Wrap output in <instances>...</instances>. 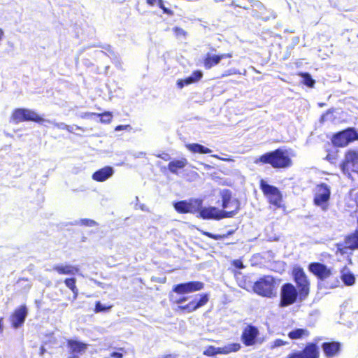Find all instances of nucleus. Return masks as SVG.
Instances as JSON below:
<instances>
[{
  "instance_id": "1",
  "label": "nucleus",
  "mask_w": 358,
  "mask_h": 358,
  "mask_svg": "<svg viewBox=\"0 0 358 358\" xmlns=\"http://www.w3.org/2000/svg\"><path fill=\"white\" fill-rule=\"evenodd\" d=\"M255 164H269L273 169H287L292 166V160L287 151L281 148L266 152L254 161Z\"/></svg>"
},
{
  "instance_id": "2",
  "label": "nucleus",
  "mask_w": 358,
  "mask_h": 358,
  "mask_svg": "<svg viewBox=\"0 0 358 358\" xmlns=\"http://www.w3.org/2000/svg\"><path fill=\"white\" fill-rule=\"evenodd\" d=\"M342 173L348 179L353 180V173L358 174V150L348 149L344 152L343 160L339 164Z\"/></svg>"
},
{
  "instance_id": "3",
  "label": "nucleus",
  "mask_w": 358,
  "mask_h": 358,
  "mask_svg": "<svg viewBox=\"0 0 358 358\" xmlns=\"http://www.w3.org/2000/svg\"><path fill=\"white\" fill-rule=\"evenodd\" d=\"M253 291L258 295L272 298L276 292V280L272 275H266L259 278L252 286Z\"/></svg>"
},
{
  "instance_id": "4",
  "label": "nucleus",
  "mask_w": 358,
  "mask_h": 358,
  "mask_svg": "<svg viewBox=\"0 0 358 358\" xmlns=\"http://www.w3.org/2000/svg\"><path fill=\"white\" fill-rule=\"evenodd\" d=\"M292 276L299 292L300 299H306L310 291V282L303 268L294 266L292 270Z\"/></svg>"
},
{
  "instance_id": "5",
  "label": "nucleus",
  "mask_w": 358,
  "mask_h": 358,
  "mask_svg": "<svg viewBox=\"0 0 358 358\" xmlns=\"http://www.w3.org/2000/svg\"><path fill=\"white\" fill-rule=\"evenodd\" d=\"M222 199V213L227 215L224 218H231L235 216L241 209V202L237 198L232 196V192L228 189L220 192Z\"/></svg>"
},
{
  "instance_id": "6",
  "label": "nucleus",
  "mask_w": 358,
  "mask_h": 358,
  "mask_svg": "<svg viewBox=\"0 0 358 358\" xmlns=\"http://www.w3.org/2000/svg\"><path fill=\"white\" fill-rule=\"evenodd\" d=\"M259 188L269 204L276 208L284 207L283 196L280 189L273 185L268 184L263 179L259 181Z\"/></svg>"
},
{
  "instance_id": "7",
  "label": "nucleus",
  "mask_w": 358,
  "mask_h": 358,
  "mask_svg": "<svg viewBox=\"0 0 358 358\" xmlns=\"http://www.w3.org/2000/svg\"><path fill=\"white\" fill-rule=\"evenodd\" d=\"M10 121L15 124L22 122L29 121L43 124L45 120L34 110L18 108L13 110L10 117Z\"/></svg>"
},
{
  "instance_id": "8",
  "label": "nucleus",
  "mask_w": 358,
  "mask_h": 358,
  "mask_svg": "<svg viewBox=\"0 0 358 358\" xmlns=\"http://www.w3.org/2000/svg\"><path fill=\"white\" fill-rule=\"evenodd\" d=\"M331 141L334 147L345 148L358 141V132L355 127H348L333 134Z\"/></svg>"
},
{
  "instance_id": "9",
  "label": "nucleus",
  "mask_w": 358,
  "mask_h": 358,
  "mask_svg": "<svg viewBox=\"0 0 358 358\" xmlns=\"http://www.w3.org/2000/svg\"><path fill=\"white\" fill-rule=\"evenodd\" d=\"M303 301L300 299L299 292L293 284L286 282L282 285L279 303L280 307H287L297 301Z\"/></svg>"
},
{
  "instance_id": "10",
  "label": "nucleus",
  "mask_w": 358,
  "mask_h": 358,
  "mask_svg": "<svg viewBox=\"0 0 358 358\" xmlns=\"http://www.w3.org/2000/svg\"><path fill=\"white\" fill-rule=\"evenodd\" d=\"M336 254L345 255L348 250H358V228L344 236L343 242L336 243Z\"/></svg>"
},
{
  "instance_id": "11",
  "label": "nucleus",
  "mask_w": 358,
  "mask_h": 358,
  "mask_svg": "<svg viewBox=\"0 0 358 358\" xmlns=\"http://www.w3.org/2000/svg\"><path fill=\"white\" fill-rule=\"evenodd\" d=\"M330 197L331 189L327 184L322 182L316 185L313 197L315 206L320 207L323 210H327Z\"/></svg>"
},
{
  "instance_id": "12",
  "label": "nucleus",
  "mask_w": 358,
  "mask_h": 358,
  "mask_svg": "<svg viewBox=\"0 0 358 358\" xmlns=\"http://www.w3.org/2000/svg\"><path fill=\"white\" fill-rule=\"evenodd\" d=\"M202 205V200L200 199H190L182 200L173 203L175 210L179 214H195L198 213Z\"/></svg>"
},
{
  "instance_id": "13",
  "label": "nucleus",
  "mask_w": 358,
  "mask_h": 358,
  "mask_svg": "<svg viewBox=\"0 0 358 358\" xmlns=\"http://www.w3.org/2000/svg\"><path fill=\"white\" fill-rule=\"evenodd\" d=\"M308 271L318 280L325 281L331 278L335 273L332 267L321 262H311L308 266Z\"/></svg>"
},
{
  "instance_id": "14",
  "label": "nucleus",
  "mask_w": 358,
  "mask_h": 358,
  "mask_svg": "<svg viewBox=\"0 0 358 358\" xmlns=\"http://www.w3.org/2000/svg\"><path fill=\"white\" fill-rule=\"evenodd\" d=\"M199 299L195 298L185 305L179 306L178 309L183 313H189L196 310L201 307H203L208 302L209 296L208 294L202 293L199 294Z\"/></svg>"
},
{
  "instance_id": "15",
  "label": "nucleus",
  "mask_w": 358,
  "mask_h": 358,
  "mask_svg": "<svg viewBox=\"0 0 358 358\" xmlns=\"http://www.w3.org/2000/svg\"><path fill=\"white\" fill-rule=\"evenodd\" d=\"M203 288V283L199 281H189L176 285L172 292L178 294H185L199 291Z\"/></svg>"
},
{
  "instance_id": "16",
  "label": "nucleus",
  "mask_w": 358,
  "mask_h": 358,
  "mask_svg": "<svg viewBox=\"0 0 358 358\" xmlns=\"http://www.w3.org/2000/svg\"><path fill=\"white\" fill-rule=\"evenodd\" d=\"M27 315L25 305H22L14 310L10 316L11 327L14 329L20 327L24 322Z\"/></svg>"
},
{
  "instance_id": "17",
  "label": "nucleus",
  "mask_w": 358,
  "mask_h": 358,
  "mask_svg": "<svg viewBox=\"0 0 358 358\" xmlns=\"http://www.w3.org/2000/svg\"><path fill=\"white\" fill-rule=\"evenodd\" d=\"M198 213H199V217L203 220H220L224 219L226 215L222 213L221 210L214 206L204 208L201 206Z\"/></svg>"
},
{
  "instance_id": "18",
  "label": "nucleus",
  "mask_w": 358,
  "mask_h": 358,
  "mask_svg": "<svg viewBox=\"0 0 358 358\" xmlns=\"http://www.w3.org/2000/svg\"><path fill=\"white\" fill-rule=\"evenodd\" d=\"M231 52L220 55H210L207 53L203 59V64L206 69H210L217 65L222 59L231 58Z\"/></svg>"
},
{
  "instance_id": "19",
  "label": "nucleus",
  "mask_w": 358,
  "mask_h": 358,
  "mask_svg": "<svg viewBox=\"0 0 358 358\" xmlns=\"http://www.w3.org/2000/svg\"><path fill=\"white\" fill-rule=\"evenodd\" d=\"M321 346L325 357L333 358L340 354L342 345L338 341H331L324 342Z\"/></svg>"
},
{
  "instance_id": "20",
  "label": "nucleus",
  "mask_w": 358,
  "mask_h": 358,
  "mask_svg": "<svg viewBox=\"0 0 358 358\" xmlns=\"http://www.w3.org/2000/svg\"><path fill=\"white\" fill-rule=\"evenodd\" d=\"M259 334L257 327L252 325H248L243 331L241 339L245 346H251L255 343L256 338Z\"/></svg>"
},
{
  "instance_id": "21",
  "label": "nucleus",
  "mask_w": 358,
  "mask_h": 358,
  "mask_svg": "<svg viewBox=\"0 0 358 358\" xmlns=\"http://www.w3.org/2000/svg\"><path fill=\"white\" fill-rule=\"evenodd\" d=\"M251 12L253 17L266 21L270 18L268 9L261 2H256L252 5Z\"/></svg>"
},
{
  "instance_id": "22",
  "label": "nucleus",
  "mask_w": 358,
  "mask_h": 358,
  "mask_svg": "<svg viewBox=\"0 0 358 358\" xmlns=\"http://www.w3.org/2000/svg\"><path fill=\"white\" fill-rule=\"evenodd\" d=\"M66 345L71 355H81L88 349V344L74 339H68Z\"/></svg>"
},
{
  "instance_id": "23",
  "label": "nucleus",
  "mask_w": 358,
  "mask_h": 358,
  "mask_svg": "<svg viewBox=\"0 0 358 358\" xmlns=\"http://www.w3.org/2000/svg\"><path fill=\"white\" fill-rule=\"evenodd\" d=\"M52 270L59 275H75L80 272L78 266L71 264H56L53 266Z\"/></svg>"
},
{
  "instance_id": "24",
  "label": "nucleus",
  "mask_w": 358,
  "mask_h": 358,
  "mask_svg": "<svg viewBox=\"0 0 358 358\" xmlns=\"http://www.w3.org/2000/svg\"><path fill=\"white\" fill-rule=\"evenodd\" d=\"M114 173L113 169L111 166H104L96 171L92 176L94 180L97 182H103L110 178Z\"/></svg>"
},
{
  "instance_id": "25",
  "label": "nucleus",
  "mask_w": 358,
  "mask_h": 358,
  "mask_svg": "<svg viewBox=\"0 0 358 358\" xmlns=\"http://www.w3.org/2000/svg\"><path fill=\"white\" fill-rule=\"evenodd\" d=\"M187 164V159L185 157H182L178 159H173L168 164L167 169L171 173L178 175L179 171L183 170Z\"/></svg>"
},
{
  "instance_id": "26",
  "label": "nucleus",
  "mask_w": 358,
  "mask_h": 358,
  "mask_svg": "<svg viewBox=\"0 0 358 358\" xmlns=\"http://www.w3.org/2000/svg\"><path fill=\"white\" fill-rule=\"evenodd\" d=\"M341 278L343 282L347 286H352L355 283V277L348 268L345 266L341 271Z\"/></svg>"
},
{
  "instance_id": "27",
  "label": "nucleus",
  "mask_w": 358,
  "mask_h": 358,
  "mask_svg": "<svg viewBox=\"0 0 358 358\" xmlns=\"http://www.w3.org/2000/svg\"><path fill=\"white\" fill-rule=\"evenodd\" d=\"M186 148L192 153L209 154L212 150L199 143L187 144Z\"/></svg>"
},
{
  "instance_id": "28",
  "label": "nucleus",
  "mask_w": 358,
  "mask_h": 358,
  "mask_svg": "<svg viewBox=\"0 0 358 358\" xmlns=\"http://www.w3.org/2000/svg\"><path fill=\"white\" fill-rule=\"evenodd\" d=\"M309 336L310 331L306 329H294L288 333V337L291 340L301 339Z\"/></svg>"
},
{
  "instance_id": "29",
  "label": "nucleus",
  "mask_w": 358,
  "mask_h": 358,
  "mask_svg": "<svg viewBox=\"0 0 358 358\" xmlns=\"http://www.w3.org/2000/svg\"><path fill=\"white\" fill-rule=\"evenodd\" d=\"M65 285L73 292V299H76L78 295V289L76 286V279L75 278H68L64 279Z\"/></svg>"
},
{
  "instance_id": "30",
  "label": "nucleus",
  "mask_w": 358,
  "mask_h": 358,
  "mask_svg": "<svg viewBox=\"0 0 358 358\" xmlns=\"http://www.w3.org/2000/svg\"><path fill=\"white\" fill-rule=\"evenodd\" d=\"M146 3L148 5L150 6H153L155 3H157L159 8H160L164 13H166L169 15H173V11L167 8L164 6L163 0H146Z\"/></svg>"
},
{
  "instance_id": "31",
  "label": "nucleus",
  "mask_w": 358,
  "mask_h": 358,
  "mask_svg": "<svg viewBox=\"0 0 358 358\" xmlns=\"http://www.w3.org/2000/svg\"><path fill=\"white\" fill-rule=\"evenodd\" d=\"M202 77L203 73L201 71H194L190 76L185 78V83H186V85H190L192 83L198 82L201 79Z\"/></svg>"
},
{
  "instance_id": "32",
  "label": "nucleus",
  "mask_w": 358,
  "mask_h": 358,
  "mask_svg": "<svg viewBox=\"0 0 358 358\" xmlns=\"http://www.w3.org/2000/svg\"><path fill=\"white\" fill-rule=\"evenodd\" d=\"M92 115H96L100 117V122L103 124H110L113 120V114L111 112L105 111L103 113H92L90 114Z\"/></svg>"
},
{
  "instance_id": "33",
  "label": "nucleus",
  "mask_w": 358,
  "mask_h": 358,
  "mask_svg": "<svg viewBox=\"0 0 358 358\" xmlns=\"http://www.w3.org/2000/svg\"><path fill=\"white\" fill-rule=\"evenodd\" d=\"M112 304L105 305L102 304L99 301L95 302L94 312L95 313H105L109 311L113 308Z\"/></svg>"
},
{
  "instance_id": "34",
  "label": "nucleus",
  "mask_w": 358,
  "mask_h": 358,
  "mask_svg": "<svg viewBox=\"0 0 358 358\" xmlns=\"http://www.w3.org/2000/svg\"><path fill=\"white\" fill-rule=\"evenodd\" d=\"M325 159L331 164H336L338 159V150H329Z\"/></svg>"
},
{
  "instance_id": "35",
  "label": "nucleus",
  "mask_w": 358,
  "mask_h": 358,
  "mask_svg": "<svg viewBox=\"0 0 358 358\" xmlns=\"http://www.w3.org/2000/svg\"><path fill=\"white\" fill-rule=\"evenodd\" d=\"M301 76L303 78V83L309 87H313L315 81L313 79L310 74L308 73H303L301 74Z\"/></svg>"
},
{
  "instance_id": "36",
  "label": "nucleus",
  "mask_w": 358,
  "mask_h": 358,
  "mask_svg": "<svg viewBox=\"0 0 358 358\" xmlns=\"http://www.w3.org/2000/svg\"><path fill=\"white\" fill-rule=\"evenodd\" d=\"M173 32L177 38H185L187 36V32L180 27H174L173 28Z\"/></svg>"
},
{
  "instance_id": "37",
  "label": "nucleus",
  "mask_w": 358,
  "mask_h": 358,
  "mask_svg": "<svg viewBox=\"0 0 358 358\" xmlns=\"http://www.w3.org/2000/svg\"><path fill=\"white\" fill-rule=\"evenodd\" d=\"M203 234L215 241H219L227 238V234H216L208 231L203 232Z\"/></svg>"
},
{
  "instance_id": "38",
  "label": "nucleus",
  "mask_w": 358,
  "mask_h": 358,
  "mask_svg": "<svg viewBox=\"0 0 358 358\" xmlns=\"http://www.w3.org/2000/svg\"><path fill=\"white\" fill-rule=\"evenodd\" d=\"M220 352H221L220 350H218L216 348H215L213 345H210L203 351V354L206 356L211 357V356L216 355L217 354H218Z\"/></svg>"
},
{
  "instance_id": "39",
  "label": "nucleus",
  "mask_w": 358,
  "mask_h": 358,
  "mask_svg": "<svg viewBox=\"0 0 358 358\" xmlns=\"http://www.w3.org/2000/svg\"><path fill=\"white\" fill-rule=\"evenodd\" d=\"M287 344H288V343L287 341H283L282 339H275L272 343L271 348H278V347H280V346L285 345Z\"/></svg>"
},
{
  "instance_id": "40",
  "label": "nucleus",
  "mask_w": 358,
  "mask_h": 358,
  "mask_svg": "<svg viewBox=\"0 0 358 358\" xmlns=\"http://www.w3.org/2000/svg\"><path fill=\"white\" fill-rule=\"evenodd\" d=\"M114 130L115 131H121V130H127V131H131L132 130V127L130 124H120V125H117L115 127Z\"/></svg>"
},
{
  "instance_id": "41",
  "label": "nucleus",
  "mask_w": 358,
  "mask_h": 358,
  "mask_svg": "<svg viewBox=\"0 0 358 358\" xmlns=\"http://www.w3.org/2000/svg\"><path fill=\"white\" fill-rule=\"evenodd\" d=\"M80 222L82 224L88 227H93L96 224V222L94 220L90 219H83L80 220Z\"/></svg>"
},
{
  "instance_id": "42",
  "label": "nucleus",
  "mask_w": 358,
  "mask_h": 358,
  "mask_svg": "<svg viewBox=\"0 0 358 358\" xmlns=\"http://www.w3.org/2000/svg\"><path fill=\"white\" fill-rule=\"evenodd\" d=\"M240 348H241V345L239 343H232V344L229 345V346L228 347V350L227 351V352H236V351L239 350Z\"/></svg>"
},
{
  "instance_id": "43",
  "label": "nucleus",
  "mask_w": 358,
  "mask_h": 358,
  "mask_svg": "<svg viewBox=\"0 0 358 358\" xmlns=\"http://www.w3.org/2000/svg\"><path fill=\"white\" fill-rule=\"evenodd\" d=\"M232 265L236 268H243L245 266L243 265V263L240 259H235L232 262Z\"/></svg>"
},
{
  "instance_id": "44",
  "label": "nucleus",
  "mask_w": 358,
  "mask_h": 358,
  "mask_svg": "<svg viewBox=\"0 0 358 358\" xmlns=\"http://www.w3.org/2000/svg\"><path fill=\"white\" fill-rule=\"evenodd\" d=\"M157 157L162 159L164 161H168L171 159L170 155L168 153L165 152L157 155Z\"/></svg>"
},
{
  "instance_id": "45",
  "label": "nucleus",
  "mask_w": 358,
  "mask_h": 358,
  "mask_svg": "<svg viewBox=\"0 0 358 358\" xmlns=\"http://www.w3.org/2000/svg\"><path fill=\"white\" fill-rule=\"evenodd\" d=\"M110 357H111V358H122L123 354L122 352H113L110 354Z\"/></svg>"
},
{
  "instance_id": "46",
  "label": "nucleus",
  "mask_w": 358,
  "mask_h": 358,
  "mask_svg": "<svg viewBox=\"0 0 358 358\" xmlns=\"http://www.w3.org/2000/svg\"><path fill=\"white\" fill-rule=\"evenodd\" d=\"M185 85H187L186 83H185V79H180L177 81L178 88L182 89Z\"/></svg>"
},
{
  "instance_id": "47",
  "label": "nucleus",
  "mask_w": 358,
  "mask_h": 358,
  "mask_svg": "<svg viewBox=\"0 0 358 358\" xmlns=\"http://www.w3.org/2000/svg\"><path fill=\"white\" fill-rule=\"evenodd\" d=\"M187 299V296L180 297L178 299H176L174 303L176 304H180V303L184 302L185 301H186Z\"/></svg>"
},
{
  "instance_id": "48",
  "label": "nucleus",
  "mask_w": 358,
  "mask_h": 358,
  "mask_svg": "<svg viewBox=\"0 0 358 358\" xmlns=\"http://www.w3.org/2000/svg\"><path fill=\"white\" fill-rule=\"evenodd\" d=\"M3 327H4V325H3V317H0V334H1L3 333Z\"/></svg>"
},
{
  "instance_id": "49",
  "label": "nucleus",
  "mask_w": 358,
  "mask_h": 358,
  "mask_svg": "<svg viewBox=\"0 0 358 358\" xmlns=\"http://www.w3.org/2000/svg\"><path fill=\"white\" fill-rule=\"evenodd\" d=\"M162 358H176V355L172 353H169L163 355Z\"/></svg>"
},
{
  "instance_id": "50",
  "label": "nucleus",
  "mask_w": 358,
  "mask_h": 358,
  "mask_svg": "<svg viewBox=\"0 0 358 358\" xmlns=\"http://www.w3.org/2000/svg\"><path fill=\"white\" fill-rule=\"evenodd\" d=\"M64 129H65L66 130H67L68 131L71 132V131H72V129H73V128H72V127H71V126L66 125V126H65V127H64Z\"/></svg>"
},
{
  "instance_id": "51",
  "label": "nucleus",
  "mask_w": 358,
  "mask_h": 358,
  "mask_svg": "<svg viewBox=\"0 0 358 358\" xmlns=\"http://www.w3.org/2000/svg\"><path fill=\"white\" fill-rule=\"evenodd\" d=\"M3 35H4V32H3V29L1 28H0V41L3 38Z\"/></svg>"
},
{
  "instance_id": "52",
  "label": "nucleus",
  "mask_w": 358,
  "mask_h": 358,
  "mask_svg": "<svg viewBox=\"0 0 358 358\" xmlns=\"http://www.w3.org/2000/svg\"><path fill=\"white\" fill-rule=\"evenodd\" d=\"M68 358H79L77 355H71V356L69 357Z\"/></svg>"
},
{
  "instance_id": "53",
  "label": "nucleus",
  "mask_w": 358,
  "mask_h": 358,
  "mask_svg": "<svg viewBox=\"0 0 358 358\" xmlns=\"http://www.w3.org/2000/svg\"><path fill=\"white\" fill-rule=\"evenodd\" d=\"M233 233H234V231L231 230V231H228L226 234H227V237H228L229 235H231Z\"/></svg>"
},
{
  "instance_id": "54",
  "label": "nucleus",
  "mask_w": 358,
  "mask_h": 358,
  "mask_svg": "<svg viewBox=\"0 0 358 358\" xmlns=\"http://www.w3.org/2000/svg\"><path fill=\"white\" fill-rule=\"evenodd\" d=\"M213 157H215V158H217V159H222V158L219 157L217 155H213ZM223 159H222V160H223Z\"/></svg>"
},
{
  "instance_id": "55",
  "label": "nucleus",
  "mask_w": 358,
  "mask_h": 358,
  "mask_svg": "<svg viewBox=\"0 0 358 358\" xmlns=\"http://www.w3.org/2000/svg\"><path fill=\"white\" fill-rule=\"evenodd\" d=\"M76 129H79V130H81V131H83V129L80 127H78V126H76Z\"/></svg>"
},
{
  "instance_id": "56",
  "label": "nucleus",
  "mask_w": 358,
  "mask_h": 358,
  "mask_svg": "<svg viewBox=\"0 0 358 358\" xmlns=\"http://www.w3.org/2000/svg\"><path fill=\"white\" fill-rule=\"evenodd\" d=\"M19 280H24V281H27V278H20Z\"/></svg>"
},
{
  "instance_id": "57",
  "label": "nucleus",
  "mask_w": 358,
  "mask_h": 358,
  "mask_svg": "<svg viewBox=\"0 0 358 358\" xmlns=\"http://www.w3.org/2000/svg\"><path fill=\"white\" fill-rule=\"evenodd\" d=\"M211 51H215V48H212L211 49Z\"/></svg>"
},
{
  "instance_id": "58",
  "label": "nucleus",
  "mask_w": 358,
  "mask_h": 358,
  "mask_svg": "<svg viewBox=\"0 0 358 358\" xmlns=\"http://www.w3.org/2000/svg\"><path fill=\"white\" fill-rule=\"evenodd\" d=\"M231 73H228L227 74H225L224 76L231 75Z\"/></svg>"
},
{
  "instance_id": "59",
  "label": "nucleus",
  "mask_w": 358,
  "mask_h": 358,
  "mask_svg": "<svg viewBox=\"0 0 358 358\" xmlns=\"http://www.w3.org/2000/svg\"><path fill=\"white\" fill-rule=\"evenodd\" d=\"M120 350L124 351V349L123 348H120Z\"/></svg>"
},
{
  "instance_id": "60",
  "label": "nucleus",
  "mask_w": 358,
  "mask_h": 358,
  "mask_svg": "<svg viewBox=\"0 0 358 358\" xmlns=\"http://www.w3.org/2000/svg\"><path fill=\"white\" fill-rule=\"evenodd\" d=\"M357 228H358V218L357 220Z\"/></svg>"
},
{
  "instance_id": "61",
  "label": "nucleus",
  "mask_w": 358,
  "mask_h": 358,
  "mask_svg": "<svg viewBox=\"0 0 358 358\" xmlns=\"http://www.w3.org/2000/svg\"><path fill=\"white\" fill-rule=\"evenodd\" d=\"M357 38H358V34H357Z\"/></svg>"
}]
</instances>
